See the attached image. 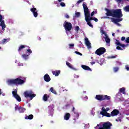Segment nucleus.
<instances>
[{"instance_id":"1","label":"nucleus","mask_w":129,"mask_h":129,"mask_svg":"<svg viewBox=\"0 0 129 129\" xmlns=\"http://www.w3.org/2000/svg\"><path fill=\"white\" fill-rule=\"evenodd\" d=\"M83 7L84 9V12L85 14V19L86 22H87V24L88 25V26H89V27H91V28H93V25H92V24L90 22V21H92V19L90 17V12L89 11V9H88V8L86 5V3H83Z\"/></svg>"},{"instance_id":"2","label":"nucleus","mask_w":129,"mask_h":129,"mask_svg":"<svg viewBox=\"0 0 129 129\" xmlns=\"http://www.w3.org/2000/svg\"><path fill=\"white\" fill-rule=\"evenodd\" d=\"M63 27L66 30V33L68 35L69 38L71 39H73V36L71 33V29H72V24L67 21H65L63 24Z\"/></svg>"},{"instance_id":"3","label":"nucleus","mask_w":129,"mask_h":129,"mask_svg":"<svg viewBox=\"0 0 129 129\" xmlns=\"http://www.w3.org/2000/svg\"><path fill=\"white\" fill-rule=\"evenodd\" d=\"M25 98H30V100H32L34 97L37 96V94H34V92L32 90H27L24 92L23 93Z\"/></svg>"},{"instance_id":"4","label":"nucleus","mask_w":129,"mask_h":129,"mask_svg":"<svg viewBox=\"0 0 129 129\" xmlns=\"http://www.w3.org/2000/svg\"><path fill=\"white\" fill-rule=\"evenodd\" d=\"M26 53H24L22 55V58L24 60H28L29 59V56L33 53V51L31 49H30V47L27 46L26 48Z\"/></svg>"},{"instance_id":"5","label":"nucleus","mask_w":129,"mask_h":129,"mask_svg":"<svg viewBox=\"0 0 129 129\" xmlns=\"http://www.w3.org/2000/svg\"><path fill=\"white\" fill-rule=\"evenodd\" d=\"M100 32L102 34V37L105 39L107 46H110V39H109L108 36H107V34H106L105 32L102 30V28L100 29Z\"/></svg>"},{"instance_id":"6","label":"nucleus","mask_w":129,"mask_h":129,"mask_svg":"<svg viewBox=\"0 0 129 129\" xmlns=\"http://www.w3.org/2000/svg\"><path fill=\"white\" fill-rule=\"evenodd\" d=\"M114 42L115 44L118 46L116 47L117 50H125V47H127L128 46V44L124 45L121 44L120 42L116 39H114Z\"/></svg>"},{"instance_id":"7","label":"nucleus","mask_w":129,"mask_h":129,"mask_svg":"<svg viewBox=\"0 0 129 129\" xmlns=\"http://www.w3.org/2000/svg\"><path fill=\"white\" fill-rule=\"evenodd\" d=\"M113 18H117V19H122V12L121 9H117L113 11Z\"/></svg>"},{"instance_id":"8","label":"nucleus","mask_w":129,"mask_h":129,"mask_svg":"<svg viewBox=\"0 0 129 129\" xmlns=\"http://www.w3.org/2000/svg\"><path fill=\"white\" fill-rule=\"evenodd\" d=\"M5 20V16L0 14V26L2 28V31H5L6 30V28H7V26L5 23V20Z\"/></svg>"},{"instance_id":"9","label":"nucleus","mask_w":129,"mask_h":129,"mask_svg":"<svg viewBox=\"0 0 129 129\" xmlns=\"http://www.w3.org/2000/svg\"><path fill=\"white\" fill-rule=\"evenodd\" d=\"M112 123L109 121L105 122L102 124V127H99L98 129H111Z\"/></svg>"},{"instance_id":"10","label":"nucleus","mask_w":129,"mask_h":129,"mask_svg":"<svg viewBox=\"0 0 129 129\" xmlns=\"http://www.w3.org/2000/svg\"><path fill=\"white\" fill-rule=\"evenodd\" d=\"M12 94L14 98L17 100V101H19V102L22 101L21 97L18 94V90L15 89L14 91H13Z\"/></svg>"},{"instance_id":"11","label":"nucleus","mask_w":129,"mask_h":129,"mask_svg":"<svg viewBox=\"0 0 129 129\" xmlns=\"http://www.w3.org/2000/svg\"><path fill=\"white\" fill-rule=\"evenodd\" d=\"M106 49L104 47H100L95 51V54L96 55H98L99 56H101V55H103L104 53H105Z\"/></svg>"},{"instance_id":"12","label":"nucleus","mask_w":129,"mask_h":129,"mask_svg":"<svg viewBox=\"0 0 129 129\" xmlns=\"http://www.w3.org/2000/svg\"><path fill=\"white\" fill-rule=\"evenodd\" d=\"M110 20L112 23H114V24H115L116 25H117V26H118L119 27L120 26V24L118 23L122 21V18L116 19V18H111Z\"/></svg>"},{"instance_id":"13","label":"nucleus","mask_w":129,"mask_h":129,"mask_svg":"<svg viewBox=\"0 0 129 129\" xmlns=\"http://www.w3.org/2000/svg\"><path fill=\"white\" fill-rule=\"evenodd\" d=\"M8 83L14 85H22V84L25 83V81H8Z\"/></svg>"},{"instance_id":"14","label":"nucleus","mask_w":129,"mask_h":129,"mask_svg":"<svg viewBox=\"0 0 129 129\" xmlns=\"http://www.w3.org/2000/svg\"><path fill=\"white\" fill-rule=\"evenodd\" d=\"M27 79L24 77H19L15 79H10L8 81H26Z\"/></svg>"},{"instance_id":"15","label":"nucleus","mask_w":129,"mask_h":129,"mask_svg":"<svg viewBox=\"0 0 129 129\" xmlns=\"http://www.w3.org/2000/svg\"><path fill=\"white\" fill-rule=\"evenodd\" d=\"M30 11L32 13L34 18H37V17H38V11H37V9L35 8L34 6L32 8L30 9Z\"/></svg>"},{"instance_id":"16","label":"nucleus","mask_w":129,"mask_h":129,"mask_svg":"<svg viewBox=\"0 0 129 129\" xmlns=\"http://www.w3.org/2000/svg\"><path fill=\"white\" fill-rule=\"evenodd\" d=\"M85 43L86 46H87L88 49H91V43L89 41V40L87 37L85 38Z\"/></svg>"},{"instance_id":"17","label":"nucleus","mask_w":129,"mask_h":129,"mask_svg":"<svg viewBox=\"0 0 129 129\" xmlns=\"http://www.w3.org/2000/svg\"><path fill=\"white\" fill-rule=\"evenodd\" d=\"M118 114H119V111L116 109H114L111 112V116H115L117 115Z\"/></svg>"},{"instance_id":"18","label":"nucleus","mask_w":129,"mask_h":129,"mask_svg":"<svg viewBox=\"0 0 129 129\" xmlns=\"http://www.w3.org/2000/svg\"><path fill=\"white\" fill-rule=\"evenodd\" d=\"M106 15L107 16V17H113V12H112L111 11L108 10V9H106Z\"/></svg>"},{"instance_id":"19","label":"nucleus","mask_w":129,"mask_h":129,"mask_svg":"<svg viewBox=\"0 0 129 129\" xmlns=\"http://www.w3.org/2000/svg\"><path fill=\"white\" fill-rule=\"evenodd\" d=\"M97 100H99V101H103V95H97L95 97Z\"/></svg>"},{"instance_id":"20","label":"nucleus","mask_w":129,"mask_h":129,"mask_svg":"<svg viewBox=\"0 0 129 129\" xmlns=\"http://www.w3.org/2000/svg\"><path fill=\"white\" fill-rule=\"evenodd\" d=\"M66 65L68 66L69 68H70L71 69H72L73 70H77V69L73 67V65H72L70 62L67 61L66 62Z\"/></svg>"},{"instance_id":"21","label":"nucleus","mask_w":129,"mask_h":129,"mask_svg":"<svg viewBox=\"0 0 129 129\" xmlns=\"http://www.w3.org/2000/svg\"><path fill=\"white\" fill-rule=\"evenodd\" d=\"M52 73L53 75H55V76H59V75H60V73H61V71L55 70V71H52Z\"/></svg>"},{"instance_id":"22","label":"nucleus","mask_w":129,"mask_h":129,"mask_svg":"<svg viewBox=\"0 0 129 129\" xmlns=\"http://www.w3.org/2000/svg\"><path fill=\"white\" fill-rule=\"evenodd\" d=\"M27 47L28 46L26 45H20L18 49L19 54H21V51L23 50V49H26Z\"/></svg>"},{"instance_id":"23","label":"nucleus","mask_w":129,"mask_h":129,"mask_svg":"<svg viewBox=\"0 0 129 129\" xmlns=\"http://www.w3.org/2000/svg\"><path fill=\"white\" fill-rule=\"evenodd\" d=\"M44 79L45 81H50L51 80L50 76H49L48 74H46L44 76Z\"/></svg>"},{"instance_id":"24","label":"nucleus","mask_w":129,"mask_h":129,"mask_svg":"<svg viewBox=\"0 0 129 129\" xmlns=\"http://www.w3.org/2000/svg\"><path fill=\"white\" fill-rule=\"evenodd\" d=\"M82 68L84 69V70H87L88 71H92L91 69L89 68V67L86 66V65H82L81 66Z\"/></svg>"},{"instance_id":"25","label":"nucleus","mask_w":129,"mask_h":129,"mask_svg":"<svg viewBox=\"0 0 129 129\" xmlns=\"http://www.w3.org/2000/svg\"><path fill=\"white\" fill-rule=\"evenodd\" d=\"M18 111L20 112V113H23L26 111V109L23 107H19L18 108Z\"/></svg>"},{"instance_id":"26","label":"nucleus","mask_w":129,"mask_h":129,"mask_svg":"<svg viewBox=\"0 0 129 129\" xmlns=\"http://www.w3.org/2000/svg\"><path fill=\"white\" fill-rule=\"evenodd\" d=\"M111 97L107 95H103V100H110Z\"/></svg>"},{"instance_id":"27","label":"nucleus","mask_w":129,"mask_h":129,"mask_svg":"<svg viewBox=\"0 0 129 129\" xmlns=\"http://www.w3.org/2000/svg\"><path fill=\"white\" fill-rule=\"evenodd\" d=\"M72 111L76 115V119H78V118H79V113H78V112H75V107H73Z\"/></svg>"},{"instance_id":"28","label":"nucleus","mask_w":129,"mask_h":129,"mask_svg":"<svg viewBox=\"0 0 129 129\" xmlns=\"http://www.w3.org/2000/svg\"><path fill=\"white\" fill-rule=\"evenodd\" d=\"M70 113H67L64 116V119L65 120H69V118H70Z\"/></svg>"},{"instance_id":"29","label":"nucleus","mask_w":129,"mask_h":129,"mask_svg":"<svg viewBox=\"0 0 129 129\" xmlns=\"http://www.w3.org/2000/svg\"><path fill=\"white\" fill-rule=\"evenodd\" d=\"M25 119H33L34 118V115L33 114H30L29 115H27L25 117Z\"/></svg>"},{"instance_id":"30","label":"nucleus","mask_w":129,"mask_h":129,"mask_svg":"<svg viewBox=\"0 0 129 129\" xmlns=\"http://www.w3.org/2000/svg\"><path fill=\"white\" fill-rule=\"evenodd\" d=\"M48 113H49V114H51V113H52V112H53V107L52 106V105H50L48 106Z\"/></svg>"},{"instance_id":"31","label":"nucleus","mask_w":129,"mask_h":129,"mask_svg":"<svg viewBox=\"0 0 129 129\" xmlns=\"http://www.w3.org/2000/svg\"><path fill=\"white\" fill-rule=\"evenodd\" d=\"M96 61L97 63H99L100 65L102 66L105 62L104 61V59L103 58L101 59L100 61H98V60L96 59Z\"/></svg>"},{"instance_id":"32","label":"nucleus","mask_w":129,"mask_h":129,"mask_svg":"<svg viewBox=\"0 0 129 129\" xmlns=\"http://www.w3.org/2000/svg\"><path fill=\"white\" fill-rule=\"evenodd\" d=\"M49 96L47 94H45L43 95V100L44 101H47L48 98H49Z\"/></svg>"},{"instance_id":"33","label":"nucleus","mask_w":129,"mask_h":129,"mask_svg":"<svg viewBox=\"0 0 129 129\" xmlns=\"http://www.w3.org/2000/svg\"><path fill=\"white\" fill-rule=\"evenodd\" d=\"M102 115H103L104 116H106L107 117H110V116H111V114L107 112L106 113H102Z\"/></svg>"},{"instance_id":"34","label":"nucleus","mask_w":129,"mask_h":129,"mask_svg":"<svg viewBox=\"0 0 129 129\" xmlns=\"http://www.w3.org/2000/svg\"><path fill=\"white\" fill-rule=\"evenodd\" d=\"M80 16V12H76L75 14V16L73 17V19H75V18H79Z\"/></svg>"},{"instance_id":"35","label":"nucleus","mask_w":129,"mask_h":129,"mask_svg":"<svg viewBox=\"0 0 129 129\" xmlns=\"http://www.w3.org/2000/svg\"><path fill=\"white\" fill-rule=\"evenodd\" d=\"M120 92L121 93H122L123 94H125V88H121L119 89Z\"/></svg>"},{"instance_id":"36","label":"nucleus","mask_w":129,"mask_h":129,"mask_svg":"<svg viewBox=\"0 0 129 129\" xmlns=\"http://www.w3.org/2000/svg\"><path fill=\"white\" fill-rule=\"evenodd\" d=\"M9 41H10V38L7 39H4L1 41V43L2 44H6V43L9 42Z\"/></svg>"},{"instance_id":"37","label":"nucleus","mask_w":129,"mask_h":129,"mask_svg":"<svg viewBox=\"0 0 129 129\" xmlns=\"http://www.w3.org/2000/svg\"><path fill=\"white\" fill-rule=\"evenodd\" d=\"M50 91L52 92V93H53L54 94H57L56 90H54V88H53V87L50 88Z\"/></svg>"},{"instance_id":"38","label":"nucleus","mask_w":129,"mask_h":129,"mask_svg":"<svg viewBox=\"0 0 129 129\" xmlns=\"http://www.w3.org/2000/svg\"><path fill=\"white\" fill-rule=\"evenodd\" d=\"M113 72L115 73H116V72H117V71H118V70H119V68H118V67H114L113 68Z\"/></svg>"},{"instance_id":"39","label":"nucleus","mask_w":129,"mask_h":129,"mask_svg":"<svg viewBox=\"0 0 129 129\" xmlns=\"http://www.w3.org/2000/svg\"><path fill=\"white\" fill-rule=\"evenodd\" d=\"M80 30V28H79V26H76L75 28V31L76 33V34L78 33V31Z\"/></svg>"},{"instance_id":"40","label":"nucleus","mask_w":129,"mask_h":129,"mask_svg":"<svg viewBox=\"0 0 129 129\" xmlns=\"http://www.w3.org/2000/svg\"><path fill=\"white\" fill-rule=\"evenodd\" d=\"M69 49H74V44L73 43L69 44Z\"/></svg>"},{"instance_id":"41","label":"nucleus","mask_w":129,"mask_h":129,"mask_svg":"<svg viewBox=\"0 0 129 129\" xmlns=\"http://www.w3.org/2000/svg\"><path fill=\"white\" fill-rule=\"evenodd\" d=\"M107 110L105 109V107H102V112H101V114H102V113H107V112H106Z\"/></svg>"},{"instance_id":"42","label":"nucleus","mask_w":129,"mask_h":129,"mask_svg":"<svg viewBox=\"0 0 129 129\" xmlns=\"http://www.w3.org/2000/svg\"><path fill=\"white\" fill-rule=\"evenodd\" d=\"M124 11L125 12H126L127 13H129V6H126L124 8Z\"/></svg>"},{"instance_id":"43","label":"nucleus","mask_w":129,"mask_h":129,"mask_svg":"<svg viewBox=\"0 0 129 129\" xmlns=\"http://www.w3.org/2000/svg\"><path fill=\"white\" fill-rule=\"evenodd\" d=\"M96 14H97V10H95V11H93L91 14V17H93V16H94V15H96Z\"/></svg>"},{"instance_id":"44","label":"nucleus","mask_w":129,"mask_h":129,"mask_svg":"<svg viewBox=\"0 0 129 129\" xmlns=\"http://www.w3.org/2000/svg\"><path fill=\"white\" fill-rule=\"evenodd\" d=\"M91 19H92V21H95V22H98V19H97V18H92L91 17Z\"/></svg>"},{"instance_id":"45","label":"nucleus","mask_w":129,"mask_h":129,"mask_svg":"<svg viewBox=\"0 0 129 129\" xmlns=\"http://www.w3.org/2000/svg\"><path fill=\"white\" fill-rule=\"evenodd\" d=\"M60 6H61V7H65V3L63 2H60Z\"/></svg>"},{"instance_id":"46","label":"nucleus","mask_w":129,"mask_h":129,"mask_svg":"<svg viewBox=\"0 0 129 129\" xmlns=\"http://www.w3.org/2000/svg\"><path fill=\"white\" fill-rule=\"evenodd\" d=\"M75 53L76 54H77V55H80V56H82V53H81L78 51H75Z\"/></svg>"},{"instance_id":"47","label":"nucleus","mask_w":129,"mask_h":129,"mask_svg":"<svg viewBox=\"0 0 129 129\" xmlns=\"http://www.w3.org/2000/svg\"><path fill=\"white\" fill-rule=\"evenodd\" d=\"M125 41L126 42V43H127L128 44V43H129V37H127V38L125 39Z\"/></svg>"},{"instance_id":"48","label":"nucleus","mask_w":129,"mask_h":129,"mask_svg":"<svg viewBox=\"0 0 129 129\" xmlns=\"http://www.w3.org/2000/svg\"><path fill=\"white\" fill-rule=\"evenodd\" d=\"M125 67V69L127 70V71H129V66H128V65H126Z\"/></svg>"},{"instance_id":"49","label":"nucleus","mask_w":129,"mask_h":129,"mask_svg":"<svg viewBox=\"0 0 129 129\" xmlns=\"http://www.w3.org/2000/svg\"><path fill=\"white\" fill-rule=\"evenodd\" d=\"M116 65H117L118 66H120V65H121V62H116Z\"/></svg>"},{"instance_id":"50","label":"nucleus","mask_w":129,"mask_h":129,"mask_svg":"<svg viewBox=\"0 0 129 129\" xmlns=\"http://www.w3.org/2000/svg\"><path fill=\"white\" fill-rule=\"evenodd\" d=\"M65 18H66L67 19H69L70 17L69 15H68V14H66L64 16Z\"/></svg>"},{"instance_id":"51","label":"nucleus","mask_w":129,"mask_h":129,"mask_svg":"<svg viewBox=\"0 0 129 129\" xmlns=\"http://www.w3.org/2000/svg\"><path fill=\"white\" fill-rule=\"evenodd\" d=\"M74 77L75 78H78L79 77V75H74Z\"/></svg>"},{"instance_id":"52","label":"nucleus","mask_w":129,"mask_h":129,"mask_svg":"<svg viewBox=\"0 0 129 129\" xmlns=\"http://www.w3.org/2000/svg\"><path fill=\"white\" fill-rule=\"evenodd\" d=\"M115 56H109V58H110V59H113L114 58H115Z\"/></svg>"},{"instance_id":"53","label":"nucleus","mask_w":129,"mask_h":129,"mask_svg":"<svg viewBox=\"0 0 129 129\" xmlns=\"http://www.w3.org/2000/svg\"><path fill=\"white\" fill-rule=\"evenodd\" d=\"M121 41H124L125 40V37H122L121 38Z\"/></svg>"},{"instance_id":"54","label":"nucleus","mask_w":129,"mask_h":129,"mask_svg":"<svg viewBox=\"0 0 129 129\" xmlns=\"http://www.w3.org/2000/svg\"><path fill=\"white\" fill-rule=\"evenodd\" d=\"M24 66V64H23V63H22L19 62L18 63V66Z\"/></svg>"},{"instance_id":"55","label":"nucleus","mask_w":129,"mask_h":129,"mask_svg":"<svg viewBox=\"0 0 129 129\" xmlns=\"http://www.w3.org/2000/svg\"><path fill=\"white\" fill-rule=\"evenodd\" d=\"M82 2H83V0H79L77 3L80 4V3H82Z\"/></svg>"},{"instance_id":"56","label":"nucleus","mask_w":129,"mask_h":129,"mask_svg":"<svg viewBox=\"0 0 129 129\" xmlns=\"http://www.w3.org/2000/svg\"><path fill=\"white\" fill-rule=\"evenodd\" d=\"M18 109L19 110V107L18 106H16L15 107V110H18Z\"/></svg>"},{"instance_id":"57","label":"nucleus","mask_w":129,"mask_h":129,"mask_svg":"<svg viewBox=\"0 0 129 129\" xmlns=\"http://www.w3.org/2000/svg\"><path fill=\"white\" fill-rule=\"evenodd\" d=\"M97 126H100V127H102V125H101V124H98L97 125Z\"/></svg>"},{"instance_id":"58","label":"nucleus","mask_w":129,"mask_h":129,"mask_svg":"<svg viewBox=\"0 0 129 129\" xmlns=\"http://www.w3.org/2000/svg\"><path fill=\"white\" fill-rule=\"evenodd\" d=\"M84 99H86V100H87V99H88V97H87V96H85Z\"/></svg>"},{"instance_id":"59","label":"nucleus","mask_w":129,"mask_h":129,"mask_svg":"<svg viewBox=\"0 0 129 129\" xmlns=\"http://www.w3.org/2000/svg\"><path fill=\"white\" fill-rule=\"evenodd\" d=\"M91 65H94V64H95V62L92 61L91 62Z\"/></svg>"},{"instance_id":"60","label":"nucleus","mask_w":129,"mask_h":129,"mask_svg":"<svg viewBox=\"0 0 129 129\" xmlns=\"http://www.w3.org/2000/svg\"><path fill=\"white\" fill-rule=\"evenodd\" d=\"M74 120H75L74 122V123H76V118H74Z\"/></svg>"},{"instance_id":"61","label":"nucleus","mask_w":129,"mask_h":129,"mask_svg":"<svg viewBox=\"0 0 129 129\" xmlns=\"http://www.w3.org/2000/svg\"><path fill=\"white\" fill-rule=\"evenodd\" d=\"M9 21H10V23H12V24L14 23V22H13V20H10Z\"/></svg>"},{"instance_id":"62","label":"nucleus","mask_w":129,"mask_h":129,"mask_svg":"<svg viewBox=\"0 0 129 129\" xmlns=\"http://www.w3.org/2000/svg\"><path fill=\"white\" fill-rule=\"evenodd\" d=\"M2 93H3L2 92V89H0V95H2Z\"/></svg>"},{"instance_id":"63","label":"nucleus","mask_w":129,"mask_h":129,"mask_svg":"<svg viewBox=\"0 0 129 129\" xmlns=\"http://www.w3.org/2000/svg\"><path fill=\"white\" fill-rule=\"evenodd\" d=\"M115 35V34L114 33H112V36H113V37H114Z\"/></svg>"},{"instance_id":"64","label":"nucleus","mask_w":129,"mask_h":129,"mask_svg":"<svg viewBox=\"0 0 129 129\" xmlns=\"http://www.w3.org/2000/svg\"><path fill=\"white\" fill-rule=\"evenodd\" d=\"M58 2H59V3H61L62 2V0H58Z\"/></svg>"}]
</instances>
